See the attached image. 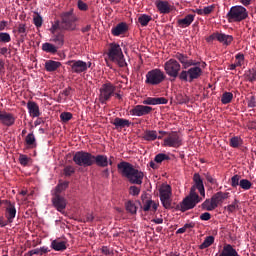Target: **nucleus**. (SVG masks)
Listing matches in <instances>:
<instances>
[{
    "label": "nucleus",
    "mask_w": 256,
    "mask_h": 256,
    "mask_svg": "<svg viewBox=\"0 0 256 256\" xmlns=\"http://www.w3.org/2000/svg\"><path fill=\"white\" fill-rule=\"evenodd\" d=\"M164 70L168 76H173L174 79L178 76L180 81H189V83L200 79L203 74L201 61L189 59V56L182 54L181 51H177L174 59L165 61Z\"/></svg>",
    "instance_id": "nucleus-1"
},
{
    "label": "nucleus",
    "mask_w": 256,
    "mask_h": 256,
    "mask_svg": "<svg viewBox=\"0 0 256 256\" xmlns=\"http://www.w3.org/2000/svg\"><path fill=\"white\" fill-rule=\"evenodd\" d=\"M194 185H192L189 195H186L178 205H176L177 210H181V212H186L187 210H193V207L198 205V202H201L202 198L198 195L197 190L200 192L202 197H206L205 185L203 182V177L199 174V172H195L193 176Z\"/></svg>",
    "instance_id": "nucleus-2"
},
{
    "label": "nucleus",
    "mask_w": 256,
    "mask_h": 256,
    "mask_svg": "<svg viewBox=\"0 0 256 256\" xmlns=\"http://www.w3.org/2000/svg\"><path fill=\"white\" fill-rule=\"evenodd\" d=\"M118 172L121 173L123 177H126L129 182H131L130 186V195H139L141 192L140 187L137 185H142L145 174L142 170H137L131 162H118Z\"/></svg>",
    "instance_id": "nucleus-3"
},
{
    "label": "nucleus",
    "mask_w": 256,
    "mask_h": 256,
    "mask_svg": "<svg viewBox=\"0 0 256 256\" xmlns=\"http://www.w3.org/2000/svg\"><path fill=\"white\" fill-rule=\"evenodd\" d=\"M152 104H168L166 97H147L143 104H136V107L131 109V114L135 117H143L145 114H150L153 111Z\"/></svg>",
    "instance_id": "nucleus-4"
},
{
    "label": "nucleus",
    "mask_w": 256,
    "mask_h": 256,
    "mask_svg": "<svg viewBox=\"0 0 256 256\" xmlns=\"http://www.w3.org/2000/svg\"><path fill=\"white\" fill-rule=\"evenodd\" d=\"M228 197H230V192H223L222 190L215 192L211 199H206L202 202V210H216V207L222 205V202L228 200Z\"/></svg>",
    "instance_id": "nucleus-5"
},
{
    "label": "nucleus",
    "mask_w": 256,
    "mask_h": 256,
    "mask_svg": "<svg viewBox=\"0 0 256 256\" xmlns=\"http://www.w3.org/2000/svg\"><path fill=\"white\" fill-rule=\"evenodd\" d=\"M108 57L110 61H114L115 64H118V66H127V61L125 59L120 44H115V42L113 44H110L108 50Z\"/></svg>",
    "instance_id": "nucleus-6"
},
{
    "label": "nucleus",
    "mask_w": 256,
    "mask_h": 256,
    "mask_svg": "<svg viewBox=\"0 0 256 256\" xmlns=\"http://www.w3.org/2000/svg\"><path fill=\"white\" fill-rule=\"evenodd\" d=\"M249 13L247 8L244 6H231L230 10L226 14V18L230 23L234 21H245V18H248Z\"/></svg>",
    "instance_id": "nucleus-7"
},
{
    "label": "nucleus",
    "mask_w": 256,
    "mask_h": 256,
    "mask_svg": "<svg viewBox=\"0 0 256 256\" xmlns=\"http://www.w3.org/2000/svg\"><path fill=\"white\" fill-rule=\"evenodd\" d=\"M73 162L79 167H91L93 165V155L91 152L80 150L73 155Z\"/></svg>",
    "instance_id": "nucleus-8"
},
{
    "label": "nucleus",
    "mask_w": 256,
    "mask_h": 256,
    "mask_svg": "<svg viewBox=\"0 0 256 256\" xmlns=\"http://www.w3.org/2000/svg\"><path fill=\"white\" fill-rule=\"evenodd\" d=\"M76 21H78V18L74 11H66L65 14H62L60 26L66 31H75L77 28Z\"/></svg>",
    "instance_id": "nucleus-9"
},
{
    "label": "nucleus",
    "mask_w": 256,
    "mask_h": 256,
    "mask_svg": "<svg viewBox=\"0 0 256 256\" xmlns=\"http://www.w3.org/2000/svg\"><path fill=\"white\" fill-rule=\"evenodd\" d=\"M166 74L162 69H151L150 72H147L145 84H150L156 86L162 84V81H165Z\"/></svg>",
    "instance_id": "nucleus-10"
},
{
    "label": "nucleus",
    "mask_w": 256,
    "mask_h": 256,
    "mask_svg": "<svg viewBox=\"0 0 256 256\" xmlns=\"http://www.w3.org/2000/svg\"><path fill=\"white\" fill-rule=\"evenodd\" d=\"M116 89L115 84H112L111 82L102 84V87L99 89V101L101 104H107V101L111 99V96L116 94Z\"/></svg>",
    "instance_id": "nucleus-11"
},
{
    "label": "nucleus",
    "mask_w": 256,
    "mask_h": 256,
    "mask_svg": "<svg viewBox=\"0 0 256 256\" xmlns=\"http://www.w3.org/2000/svg\"><path fill=\"white\" fill-rule=\"evenodd\" d=\"M159 196L163 207L170 210L172 207V187L171 185H162L159 189Z\"/></svg>",
    "instance_id": "nucleus-12"
},
{
    "label": "nucleus",
    "mask_w": 256,
    "mask_h": 256,
    "mask_svg": "<svg viewBox=\"0 0 256 256\" xmlns=\"http://www.w3.org/2000/svg\"><path fill=\"white\" fill-rule=\"evenodd\" d=\"M68 66L71 67V71L74 74H82L83 71H87L92 66V61H83L82 59H71L67 61Z\"/></svg>",
    "instance_id": "nucleus-13"
},
{
    "label": "nucleus",
    "mask_w": 256,
    "mask_h": 256,
    "mask_svg": "<svg viewBox=\"0 0 256 256\" xmlns=\"http://www.w3.org/2000/svg\"><path fill=\"white\" fill-rule=\"evenodd\" d=\"M220 41V43H223L225 46H229L230 43L233 41V36L230 34H220L219 31L214 32V34H211L210 36H207L206 41Z\"/></svg>",
    "instance_id": "nucleus-14"
},
{
    "label": "nucleus",
    "mask_w": 256,
    "mask_h": 256,
    "mask_svg": "<svg viewBox=\"0 0 256 256\" xmlns=\"http://www.w3.org/2000/svg\"><path fill=\"white\" fill-rule=\"evenodd\" d=\"M183 144L182 137L178 132H171L168 137H165L164 146L165 147H181Z\"/></svg>",
    "instance_id": "nucleus-15"
},
{
    "label": "nucleus",
    "mask_w": 256,
    "mask_h": 256,
    "mask_svg": "<svg viewBox=\"0 0 256 256\" xmlns=\"http://www.w3.org/2000/svg\"><path fill=\"white\" fill-rule=\"evenodd\" d=\"M52 204L59 212H64L67 207V200L63 198L60 192H57V187H55V195L54 198H52Z\"/></svg>",
    "instance_id": "nucleus-16"
},
{
    "label": "nucleus",
    "mask_w": 256,
    "mask_h": 256,
    "mask_svg": "<svg viewBox=\"0 0 256 256\" xmlns=\"http://www.w3.org/2000/svg\"><path fill=\"white\" fill-rule=\"evenodd\" d=\"M97 165L98 167H108L113 165V158L107 155H92V165Z\"/></svg>",
    "instance_id": "nucleus-17"
},
{
    "label": "nucleus",
    "mask_w": 256,
    "mask_h": 256,
    "mask_svg": "<svg viewBox=\"0 0 256 256\" xmlns=\"http://www.w3.org/2000/svg\"><path fill=\"white\" fill-rule=\"evenodd\" d=\"M0 122L5 124V127H12L16 122V117L11 112H2L0 109Z\"/></svg>",
    "instance_id": "nucleus-18"
},
{
    "label": "nucleus",
    "mask_w": 256,
    "mask_h": 256,
    "mask_svg": "<svg viewBox=\"0 0 256 256\" xmlns=\"http://www.w3.org/2000/svg\"><path fill=\"white\" fill-rule=\"evenodd\" d=\"M6 217H7V220L8 222H13L14 218L16 217L17 215V210H16V207H15V202H11V200H6Z\"/></svg>",
    "instance_id": "nucleus-19"
},
{
    "label": "nucleus",
    "mask_w": 256,
    "mask_h": 256,
    "mask_svg": "<svg viewBox=\"0 0 256 256\" xmlns=\"http://www.w3.org/2000/svg\"><path fill=\"white\" fill-rule=\"evenodd\" d=\"M112 124H114L115 129H124L125 127H131L132 122H130V119L115 117Z\"/></svg>",
    "instance_id": "nucleus-20"
},
{
    "label": "nucleus",
    "mask_w": 256,
    "mask_h": 256,
    "mask_svg": "<svg viewBox=\"0 0 256 256\" xmlns=\"http://www.w3.org/2000/svg\"><path fill=\"white\" fill-rule=\"evenodd\" d=\"M219 256H240L237 252L236 248H233V245L228 243L227 245H224L223 249L221 250V253H219Z\"/></svg>",
    "instance_id": "nucleus-21"
},
{
    "label": "nucleus",
    "mask_w": 256,
    "mask_h": 256,
    "mask_svg": "<svg viewBox=\"0 0 256 256\" xmlns=\"http://www.w3.org/2000/svg\"><path fill=\"white\" fill-rule=\"evenodd\" d=\"M142 137L147 142H154L155 139H158L157 129H145Z\"/></svg>",
    "instance_id": "nucleus-22"
},
{
    "label": "nucleus",
    "mask_w": 256,
    "mask_h": 256,
    "mask_svg": "<svg viewBox=\"0 0 256 256\" xmlns=\"http://www.w3.org/2000/svg\"><path fill=\"white\" fill-rule=\"evenodd\" d=\"M195 19V14H188L187 16H184V18H178V26L181 28H186L187 26H191V23H193Z\"/></svg>",
    "instance_id": "nucleus-23"
},
{
    "label": "nucleus",
    "mask_w": 256,
    "mask_h": 256,
    "mask_svg": "<svg viewBox=\"0 0 256 256\" xmlns=\"http://www.w3.org/2000/svg\"><path fill=\"white\" fill-rule=\"evenodd\" d=\"M51 41H53L54 46L56 47V52H57L58 49H61V47L64 46L65 36L64 34H62V32H59V34L52 36Z\"/></svg>",
    "instance_id": "nucleus-24"
},
{
    "label": "nucleus",
    "mask_w": 256,
    "mask_h": 256,
    "mask_svg": "<svg viewBox=\"0 0 256 256\" xmlns=\"http://www.w3.org/2000/svg\"><path fill=\"white\" fill-rule=\"evenodd\" d=\"M27 108L30 117H39V114H41L39 110V104H37V102H27Z\"/></svg>",
    "instance_id": "nucleus-25"
},
{
    "label": "nucleus",
    "mask_w": 256,
    "mask_h": 256,
    "mask_svg": "<svg viewBox=\"0 0 256 256\" xmlns=\"http://www.w3.org/2000/svg\"><path fill=\"white\" fill-rule=\"evenodd\" d=\"M155 6L158 8L160 13H170L171 11L169 1H155Z\"/></svg>",
    "instance_id": "nucleus-26"
},
{
    "label": "nucleus",
    "mask_w": 256,
    "mask_h": 256,
    "mask_svg": "<svg viewBox=\"0 0 256 256\" xmlns=\"http://www.w3.org/2000/svg\"><path fill=\"white\" fill-rule=\"evenodd\" d=\"M126 31H128V26L124 21L117 24L114 26V29H112L113 36H121V33H126Z\"/></svg>",
    "instance_id": "nucleus-27"
},
{
    "label": "nucleus",
    "mask_w": 256,
    "mask_h": 256,
    "mask_svg": "<svg viewBox=\"0 0 256 256\" xmlns=\"http://www.w3.org/2000/svg\"><path fill=\"white\" fill-rule=\"evenodd\" d=\"M61 66V61H54L53 59H49L45 62L46 71H57Z\"/></svg>",
    "instance_id": "nucleus-28"
},
{
    "label": "nucleus",
    "mask_w": 256,
    "mask_h": 256,
    "mask_svg": "<svg viewBox=\"0 0 256 256\" xmlns=\"http://www.w3.org/2000/svg\"><path fill=\"white\" fill-rule=\"evenodd\" d=\"M151 207L153 212H156V210H158L159 207V202H155L154 200H146L143 205V210L147 212L151 210Z\"/></svg>",
    "instance_id": "nucleus-29"
},
{
    "label": "nucleus",
    "mask_w": 256,
    "mask_h": 256,
    "mask_svg": "<svg viewBox=\"0 0 256 256\" xmlns=\"http://www.w3.org/2000/svg\"><path fill=\"white\" fill-rule=\"evenodd\" d=\"M215 9L214 5L204 6V8H196L195 13H198L199 16H208L209 13H212Z\"/></svg>",
    "instance_id": "nucleus-30"
},
{
    "label": "nucleus",
    "mask_w": 256,
    "mask_h": 256,
    "mask_svg": "<svg viewBox=\"0 0 256 256\" xmlns=\"http://www.w3.org/2000/svg\"><path fill=\"white\" fill-rule=\"evenodd\" d=\"M42 50L46 51L47 54H57V48L54 42L53 44H51L49 41L44 42V44H42Z\"/></svg>",
    "instance_id": "nucleus-31"
},
{
    "label": "nucleus",
    "mask_w": 256,
    "mask_h": 256,
    "mask_svg": "<svg viewBox=\"0 0 256 256\" xmlns=\"http://www.w3.org/2000/svg\"><path fill=\"white\" fill-rule=\"evenodd\" d=\"M51 248H53V250H66L67 243L65 240H52Z\"/></svg>",
    "instance_id": "nucleus-32"
},
{
    "label": "nucleus",
    "mask_w": 256,
    "mask_h": 256,
    "mask_svg": "<svg viewBox=\"0 0 256 256\" xmlns=\"http://www.w3.org/2000/svg\"><path fill=\"white\" fill-rule=\"evenodd\" d=\"M213 243H215L214 235H207L205 240H203V243H201V245H199V248L201 250H204L205 248H210V245H213Z\"/></svg>",
    "instance_id": "nucleus-33"
},
{
    "label": "nucleus",
    "mask_w": 256,
    "mask_h": 256,
    "mask_svg": "<svg viewBox=\"0 0 256 256\" xmlns=\"http://www.w3.org/2000/svg\"><path fill=\"white\" fill-rule=\"evenodd\" d=\"M126 210H128V212H131L132 215H136V212H137L136 202H134V200H128L126 202Z\"/></svg>",
    "instance_id": "nucleus-34"
},
{
    "label": "nucleus",
    "mask_w": 256,
    "mask_h": 256,
    "mask_svg": "<svg viewBox=\"0 0 256 256\" xmlns=\"http://www.w3.org/2000/svg\"><path fill=\"white\" fill-rule=\"evenodd\" d=\"M138 21L141 26H148V23L152 21V16H149L148 14H142L139 16Z\"/></svg>",
    "instance_id": "nucleus-35"
},
{
    "label": "nucleus",
    "mask_w": 256,
    "mask_h": 256,
    "mask_svg": "<svg viewBox=\"0 0 256 256\" xmlns=\"http://www.w3.org/2000/svg\"><path fill=\"white\" fill-rule=\"evenodd\" d=\"M63 172L65 177H71L76 172V167H74L73 165H66Z\"/></svg>",
    "instance_id": "nucleus-36"
},
{
    "label": "nucleus",
    "mask_w": 256,
    "mask_h": 256,
    "mask_svg": "<svg viewBox=\"0 0 256 256\" xmlns=\"http://www.w3.org/2000/svg\"><path fill=\"white\" fill-rule=\"evenodd\" d=\"M233 99L232 92H224L221 97L222 104H230V101Z\"/></svg>",
    "instance_id": "nucleus-37"
},
{
    "label": "nucleus",
    "mask_w": 256,
    "mask_h": 256,
    "mask_svg": "<svg viewBox=\"0 0 256 256\" xmlns=\"http://www.w3.org/2000/svg\"><path fill=\"white\" fill-rule=\"evenodd\" d=\"M18 33H20V36L23 40L28 36V29L26 24H18Z\"/></svg>",
    "instance_id": "nucleus-38"
},
{
    "label": "nucleus",
    "mask_w": 256,
    "mask_h": 256,
    "mask_svg": "<svg viewBox=\"0 0 256 256\" xmlns=\"http://www.w3.org/2000/svg\"><path fill=\"white\" fill-rule=\"evenodd\" d=\"M25 142H26V144H28L29 147L34 146V144L36 142V137H35L34 132H29V134H27Z\"/></svg>",
    "instance_id": "nucleus-39"
},
{
    "label": "nucleus",
    "mask_w": 256,
    "mask_h": 256,
    "mask_svg": "<svg viewBox=\"0 0 256 256\" xmlns=\"http://www.w3.org/2000/svg\"><path fill=\"white\" fill-rule=\"evenodd\" d=\"M243 144L242 137H231L230 147H240Z\"/></svg>",
    "instance_id": "nucleus-40"
},
{
    "label": "nucleus",
    "mask_w": 256,
    "mask_h": 256,
    "mask_svg": "<svg viewBox=\"0 0 256 256\" xmlns=\"http://www.w3.org/2000/svg\"><path fill=\"white\" fill-rule=\"evenodd\" d=\"M237 207H239V200L235 198L230 205L226 206V210H228V212H235V210H237Z\"/></svg>",
    "instance_id": "nucleus-41"
},
{
    "label": "nucleus",
    "mask_w": 256,
    "mask_h": 256,
    "mask_svg": "<svg viewBox=\"0 0 256 256\" xmlns=\"http://www.w3.org/2000/svg\"><path fill=\"white\" fill-rule=\"evenodd\" d=\"M252 185L253 184L251 180H247V179L240 180V187H242V190H251Z\"/></svg>",
    "instance_id": "nucleus-42"
},
{
    "label": "nucleus",
    "mask_w": 256,
    "mask_h": 256,
    "mask_svg": "<svg viewBox=\"0 0 256 256\" xmlns=\"http://www.w3.org/2000/svg\"><path fill=\"white\" fill-rule=\"evenodd\" d=\"M165 159H170L169 155H166L165 152H159L158 155L155 156V162L157 163L164 162Z\"/></svg>",
    "instance_id": "nucleus-43"
},
{
    "label": "nucleus",
    "mask_w": 256,
    "mask_h": 256,
    "mask_svg": "<svg viewBox=\"0 0 256 256\" xmlns=\"http://www.w3.org/2000/svg\"><path fill=\"white\" fill-rule=\"evenodd\" d=\"M33 22L37 28H40L41 26H43V17L41 16V14H37L36 16H34Z\"/></svg>",
    "instance_id": "nucleus-44"
},
{
    "label": "nucleus",
    "mask_w": 256,
    "mask_h": 256,
    "mask_svg": "<svg viewBox=\"0 0 256 256\" xmlns=\"http://www.w3.org/2000/svg\"><path fill=\"white\" fill-rule=\"evenodd\" d=\"M60 119L62 122H69L70 119H73V114L72 112H62L60 114Z\"/></svg>",
    "instance_id": "nucleus-45"
},
{
    "label": "nucleus",
    "mask_w": 256,
    "mask_h": 256,
    "mask_svg": "<svg viewBox=\"0 0 256 256\" xmlns=\"http://www.w3.org/2000/svg\"><path fill=\"white\" fill-rule=\"evenodd\" d=\"M247 107H249V108L256 107V97H255V94H251V97H247Z\"/></svg>",
    "instance_id": "nucleus-46"
},
{
    "label": "nucleus",
    "mask_w": 256,
    "mask_h": 256,
    "mask_svg": "<svg viewBox=\"0 0 256 256\" xmlns=\"http://www.w3.org/2000/svg\"><path fill=\"white\" fill-rule=\"evenodd\" d=\"M19 162L20 165L26 167L27 165H29L30 157H28V155H19Z\"/></svg>",
    "instance_id": "nucleus-47"
},
{
    "label": "nucleus",
    "mask_w": 256,
    "mask_h": 256,
    "mask_svg": "<svg viewBox=\"0 0 256 256\" xmlns=\"http://www.w3.org/2000/svg\"><path fill=\"white\" fill-rule=\"evenodd\" d=\"M0 41L8 43L9 41H11V35L8 34L7 31L3 30L2 34H0Z\"/></svg>",
    "instance_id": "nucleus-48"
},
{
    "label": "nucleus",
    "mask_w": 256,
    "mask_h": 256,
    "mask_svg": "<svg viewBox=\"0 0 256 256\" xmlns=\"http://www.w3.org/2000/svg\"><path fill=\"white\" fill-rule=\"evenodd\" d=\"M240 182H241L240 175H233V177H231L232 187H238V185H240Z\"/></svg>",
    "instance_id": "nucleus-49"
},
{
    "label": "nucleus",
    "mask_w": 256,
    "mask_h": 256,
    "mask_svg": "<svg viewBox=\"0 0 256 256\" xmlns=\"http://www.w3.org/2000/svg\"><path fill=\"white\" fill-rule=\"evenodd\" d=\"M179 104H187L188 101H190L189 97H187V94H178L177 97Z\"/></svg>",
    "instance_id": "nucleus-50"
},
{
    "label": "nucleus",
    "mask_w": 256,
    "mask_h": 256,
    "mask_svg": "<svg viewBox=\"0 0 256 256\" xmlns=\"http://www.w3.org/2000/svg\"><path fill=\"white\" fill-rule=\"evenodd\" d=\"M68 182H59V185L56 186V192H63V190H66L68 187Z\"/></svg>",
    "instance_id": "nucleus-51"
},
{
    "label": "nucleus",
    "mask_w": 256,
    "mask_h": 256,
    "mask_svg": "<svg viewBox=\"0 0 256 256\" xmlns=\"http://www.w3.org/2000/svg\"><path fill=\"white\" fill-rule=\"evenodd\" d=\"M205 177L206 180L211 183V185H217V180L210 174V172H205Z\"/></svg>",
    "instance_id": "nucleus-52"
},
{
    "label": "nucleus",
    "mask_w": 256,
    "mask_h": 256,
    "mask_svg": "<svg viewBox=\"0 0 256 256\" xmlns=\"http://www.w3.org/2000/svg\"><path fill=\"white\" fill-rule=\"evenodd\" d=\"M245 59V55L244 54H236V66H242L243 61Z\"/></svg>",
    "instance_id": "nucleus-53"
},
{
    "label": "nucleus",
    "mask_w": 256,
    "mask_h": 256,
    "mask_svg": "<svg viewBox=\"0 0 256 256\" xmlns=\"http://www.w3.org/2000/svg\"><path fill=\"white\" fill-rule=\"evenodd\" d=\"M78 8L80 9V11H88V3H85V1L79 0L78 1Z\"/></svg>",
    "instance_id": "nucleus-54"
},
{
    "label": "nucleus",
    "mask_w": 256,
    "mask_h": 256,
    "mask_svg": "<svg viewBox=\"0 0 256 256\" xmlns=\"http://www.w3.org/2000/svg\"><path fill=\"white\" fill-rule=\"evenodd\" d=\"M59 26H60V21H55L54 24H52L50 29L52 36L57 35V28H59Z\"/></svg>",
    "instance_id": "nucleus-55"
},
{
    "label": "nucleus",
    "mask_w": 256,
    "mask_h": 256,
    "mask_svg": "<svg viewBox=\"0 0 256 256\" xmlns=\"http://www.w3.org/2000/svg\"><path fill=\"white\" fill-rule=\"evenodd\" d=\"M200 220H211L210 210H206V213L200 215Z\"/></svg>",
    "instance_id": "nucleus-56"
},
{
    "label": "nucleus",
    "mask_w": 256,
    "mask_h": 256,
    "mask_svg": "<svg viewBox=\"0 0 256 256\" xmlns=\"http://www.w3.org/2000/svg\"><path fill=\"white\" fill-rule=\"evenodd\" d=\"M32 255H40V248H34L32 250H28L27 256Z\"/></svg>",
    "instance_id": "nucleus-57"
},
{
    "label": "nucleus",
    "mask_w": 256,
    "mask_h": 256,
    "mask_svg": "<svg viewBox=\"0 0 256 256\" xmlns=\"http://www.w3.org/2000/svg\"><path fill=\"white\" fill-rule=\"evenodd\" d=\"M101 253L104 255H110L111 249L108 247V245H103L101 248Z\"/></svg>",
    "instance_id": "nucleus-58"
},
{
    "label": "nucleus",
    "mask_w": 256,
    "mask_h": 256,
    "mask_svg": "<svg viewBox=\"0 0 256 256\" xmlns=\"http://www.w3.org/2000/svg\"><path fill=\"white\" fill-rule=\"evenodd\" d=\"M249 81H256V68L252 69V72L249 75Z\"/></svg>",
    "instance_id": "nucleus-59"
},
{
    "label": "nucleus",
    "mask_w": 256,
    "mask_h": 256,
    "mask_svg": "<svg viewBox=\"0 0 256 256\" xmlns=\"http://www.w3.org/2000/svg\"><path fill=\"white\" fill-rule=\"evenodd\" d=\"M45 253H49V248L47 247V245H42V247L40 248V255H44Z\"/></svg>",
    "instance_id": "nucleus-60"
},
{
    "label": "nucleus",
    "mask_w": 256,
    "mask_h": 256,
    "mask_svg": "<svg viewBox=\"0 0 256 256\" xmlns=\"http://www.w3.org/2000/svg\"><path fill=\"white\" fill-rule=\"evenodd\" d=\"M8 21H0V33H3L6 26H7Z\"/></svg>",
    "instance_id": "nucleus-61"
},
{
    "label": "nucleus",
    "mask_w": 256,
    "mask_h": 256,
    "mask_svg": "<svg viewBox=\"0 0 256 256\" xmlns=\"http://www.w3.org/2000/svg\"><path fill=\"white\" fill-rule=\"evenodd\" d=\"M91 28H92L91 24H87L86 26L82 27L81 31L82 33H87L88 31H91Z\"/></svg>",
    "instance_id": "nucleus-62"
},
{
    "label": "nucleus",
    "mask_w": 256,
    "mask_h": 256,
    "mask_svg": "<svg viewBox=\"0 0 256 256\" xmlns=\"http://www.w3.org/2000/svg\"><path fill=\"white\" fill-rule=\"evenodd\" d=\"M93 220H94V215H93V213H88V214L86 215V221H87V222H93Z\"/></svg>",
    "instance_id": "nucleus-63"
},
{
    "label": "nucleus",
    "mask_w": 256,
    "mask_h": 256,
    "mask_svg": "<svg viewBox=\"0 0 256 256\" xmlns=\"http://www.w3.org/2000/svg\"><path fill=\"white\" fill-rule=\"evenodd\" d=\"M62 94H64V96H69L71 94V87H67L66 89H63Z\"/></svg>",
    "instance_id": "nucleus-64"
}]
</instances>
